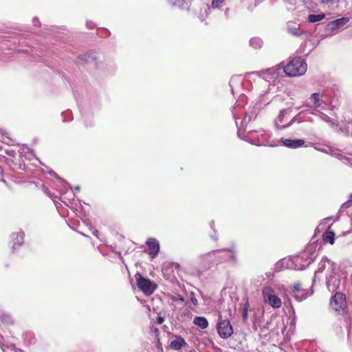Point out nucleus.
I'll return each instance as SVG.
<instances>
[{
	"instance_id": "nucleus-6",
	"label": "nucleus",
	"mask_w": 352,
	"mask_h": 352,
	"mask_svg": "<svg viewBox=\"0 0 352 352\" xmlns=\"http://www.w3.org/2000/svg\"><path fill=\"white\" fill-rule=\"evenodd\" d=\"M270 134L266 131H251L244 137H241V139L258 146H265L269 143Z\"/></svg>"
},
{
	"instance_id": "nucleus-35",
	"label": "nucleus",
	"mask_w": 352,
	"mask_h": 352,
	"mask_svg": "<svg viewBox=\"0 0 352 352\" xmlns=\"http://www.w3.org/2000/svg\"><path fill=\"white\" fill-rule=\"evenodd\" d=\"M302 290L301 285L299 283H296L293 285L289 286L288 291L294 295V293L299 292V291Z\"/></svg>"
},
{
	"instance_id": "nucleus-39",
	"label": "nucleus",
	"mask_w": 352,
	"mask_h": 352,
	"mask_svg": "<svg viewBox=\"0 0 352 352\" xmlns=\"http://www.w3.org/2000/svg\"><path fill=\"white\" fill-rule=\"evenodd\" d=\"M248 306H249V304L248 302H246L244 306V308L243 309V311H242V317H243V320L244 322H247V320L248 319Z\"/></svg>"
},
{
	"instance_id": "nucleus-44",
	"label": "nucleus",
	"mask_w": 352,
	"mask_h": 352,
	"mask_svg": "<svg viewBox=\"0 0 352 352\" xmlns=\"http://www.w3.org/2000/svg\"><path fill=\"white\" fill-rule=\"evenodd\" d=\"M183 0H168V1L175 6H180Z\"/></svg>"
},
{
	"instance_id": "nucleus-13",
	"label": "nucleus",
	"mask_w": 352,
	"mask_h": 352,
	"mask_svg": "<svg viewBox=\"0 0 352 352\" xmlns=\"http://www.w3.org/2000/svg\"><path fill=\"white\" fill-rule=\"evenodd\" d=\"M349 20V17H342L332 21L326 25L325 31L331 35L336 34L345 28Z\"/></svg>"
},
{
	"instance_id": "nucleus-58",
	"label": "nucleus",
	"mask_w": 352,
	"mask_h": 352,
	"mask_svg": "<svg viewBox=\"0 0 352 352\" xmlns=\"http://www.w3.org/2000/svg\"><path fill=\"white\" fill-rule=\"evenodd\" d=\"M351 201H352V193L350 195V197H349Z\"/></svg>"
},
{
	"instance_id": "nucleus-7",
	"label": "nucleus",
	"mask_w": 352,
	"mask_h": 352,
	"mask_svg": "<svg viewBox=\"0 0 352 352\" xmlns=\"http://www.w3.org/2000/svg\"><path fill=\"white\" fill-rule=\"evenodd\" d=\"M263 300L274 309H278L282 306L281 299L278 297L274 289L270 286H265L262 290Z\"/></svg>"
},
{
	"instance_id": "nucleus-45",
	"label": "nucleus",
	"mask_w": 352,
	"mask_h": 352,
	"mask_svg": "<svg viewBox=\"0 0 352 352\" xmlns=\"http://www.w3.org/2000/svg\"><path fill=\"white\" fill-rule=\"evenodd\" d=\"M351 199H349L348 201H345L341 206V209H344V208H348L349 207H350L351 206Z\"/></svg>"
},
{
	"instance_id": "nucleus-40",
	"label": "nucleus",
	"mask_w": 352,
	"mask_h": 352,
	"mask_svg": "<svg viewBox=\"0 0 352 352\" xmlns=\"http://www.w3.org/2000/svg\"><path fill=\"white\" fill-rule=\"evenodd\" d=\"M225 0H212V8H219L221 7V3L224 2Z\"/></svg>"
},
{
	"instance_id": "nucleus-27",
	"label": "nucleus",
	"mask_w": 352,
	"mask_h": 352,
	"mask_svg": "<svg viewBox=\"0 0 352 352\" xmlns=\"http://www.w3.org/2000/svg\"><path fill=\"white\" fill-rule=\"evenodd\" d=\"M313 294L312 290L302 289L292 295L298 301H302Z\"/></svg>"
},
{
	"instance_id": "nucleus-29",
	"label": "nucleus",
	"mask_w": 352,
	"mask_h": 352,
	"mask_svg": "<svg viewBox=\"0 0 352 352\" xmlns=\"http://www.w3.org/2000/svg\"><path fill=\"white\" fill-rule=\"evenodd\" d=\"M325 14L321 13L319 14H310L307 17V20L309 23H316L325 18Z\"/></svg>"
},
{
	"instance_id": "nucleus-26",
	"label": "nucleus",
	"mask_w": 352,
	"mask_h": 352,
	"mask_svg": "<svg viewBox=\"0 0 352 352\" xmlns=\"http://www.w3.org/2000/svg\"><path fill=\"white\" fill-rule=\"evenodd\" d=\"M210 8L208 5H203L200 8L199 14H198V18L201 21L204 22L207 19L208 16L210 14Z\"/></svg>"
},
{
	"instance_id": "nucleus-57",
	"label": "nucleus",
	"mask_w": 352,
	"mask_h": 352,
	"mask_svg": "<svg viewBox=\"0 0 352 352\" xmlns=\"http://www.w3.org/2000/svg\"><path fill=\"white\" fill-rule=\"evenodd\" d=\"M79 189H80V187H79V186H76V187H75V190H79Z\"/></svg>"
},
{
	"instance_id": "nucleus-2",
	"label": "nucleus",
	"mask_w": 352,
	"mask_h": 352,
	"mask_svg": "<svg viewBox=\"0 0 352 352\" xmlns=\"http://www.w3.org/2000/svg\"><path fill=\"white\" fill-rule=\"evenodd\" d=\"M246 97L243 95L240 96V100L236 102L232 107V113L236 126L240 129L246 126L250 121L255 119L258 113L257 108L253 107L244 111L241 102H243Z\"/></svg>"
},
{
	"instance_id": "nucleus-50",
	"label": "nucleus",
	"mask_w": 352,
	"mask_h": 352,
	"mask_svg": "<svg viewBox=\"0 0 352 352\" xmlns=\"http://www.w3.org/2000/svg\"><path fill=\"white\" fill-rule=\"evenodd\" d=\"M88 56L87 55L85 54V55H82V56L79 57V58L80 60H84L85 61H88Z\"/></svg>"
},
{
	"instance_id": "nucleus-11",
	"label": "nucleus",
	"mask_w": 352,
	"mask_h": 352,
	"mask_svg": "<svg viewBox=\"0 0 352 352\" xmlns=\"http://www.w3.org/2000/svg\"><path fill=\"white\" fill-rule=\"evenodd\" d=\"M199 265V270L204 272L211 268L212 266L216 265L215 253L211 251L206 254L200 255L197 258Z\"/></svg>"
},
{
	"instance_id": "nucleus-14",
	"label": "nucleus",
	"mask_w": 352,
	"mask_h": 352,
	"mask_svg": "<svg viewBox=\"0 0 352 352\" xmlns=\"http://www.w3.org/2000/svg\"><path fill=\"white\" fill-rule=\"evenodd\" d=\"M289 112L288 109H283L280 111L278 118L275 120V124L278 129H285L292 125L295 122L300 123L301 120L298 118V116L302 112H300L298 116H294L289 122H286L285 117Z\"/></svg>"
},
{
	"instance_id": "nucleus-55",
	"label": "nucleus",
	"mask_w": 352,
	"mask_h": 352,
	"mask_svg": "<svg viewBox=\"0 0 352 352\" xmlns=\"http://www.w3.org/2000/svg\"><path fill=\"white\" fill-rule=\"evenodd\" d=\"M253 327H254V329L256 331H257V330H258V329H257V326H256V324H254Z\"/></svg>"
},
{
	"instance_id": "nucleus-41",
	"label": "nucleus",
	"mask_w": 352,
	"mask_h": 352,
	"mask_svg": "<svg viewBox=\"0 0 352 352\" xmlns=\"http://www.w3.org/2000/svg\"><path fill=\"white\" fill-rule=\"evenodd\" d=\"M269 331L268 324H265L263 327L261 328L260 333L263 336H267Z\"/></svg>"
},
{
	"instance_id": "nucleus-46",
	"label": "nucleus",
	"mask_w": 352,
	"mask_h": 352,
	"mask_svg": "<svg viewBox=\"0 0 352 352\" xmlns=\"http://www.w3.org/2000/svg\"><path fill=\"white\" fill-rule=\"evenodd\" d=\"M32 24H33V25L36 26V27L41 26V23L37 17L33 18Z\"/></svg>"
},
{
	"instance_id": "nucleus-37",
	"label": "nucleus",
	"mask_w": 352,
	"mask_h": 352,
	"mask_svg": "<svg viewBox=\"0 0 352 352\" xmlns=\"http://www.w3.org/2000/svg\"><path fill=\"white\" fill-rule=\"evenodd\" d=\"M1 320L6 324H12L13 322L12 318L9 314H2L1 316Z\"/></svg>"
},
{
	"instance_id": "nucleus-21",
	"label": "nucleus",
	"mask_w": 352,
	"mask_h": 352,
	"mask_svg": "<svg viewBox=\"0 0 352 352\" xmlns=\"http://www.w3.org/2000/svg\"><path fill=\"white\" fill-rule=\"evenodd\" d=\"M146 245L148 247V254L152 258H154L160 252V243L158 241L153 238H150L146 241Z\"/></svg>"
},
{
	"instance_id": "nucleus-1",
	"label": "nucleus",
	"mask_w": 352,
	"mask_h": 352,
	"mask_svg": "<svg viewBox=\"0 0 352 352\" xmlns=\"http://www.w3.org/2000/svg\"><path fill=\"white\" fill-rule=\"evenodd\" d=\"M316 248V246L315 245H309L300 254L281 260L276 265V268L278 269L279 265H281L282 267L288 269L295 270H304L317 257L318 253Z\"/></svg>"
},
{
	"instance_id": "nucleus-51",
	"label": "nucleus",
	"mask_w": 352,
	"mask_h": 352,
	"mask_svg": "<svg viewBox=\"0 0 352 352\" xmlns=\"http://www.w3.org/2000/svg\"><path fill=\"white\" fill-rule=\"evenodd\" d=\"M164 318H163L162 317H158V318H157V322H158L159 324H162V323H163V322H164Z\"/></svg>"
},
{
	"instance_id": "nucleus-10",
	"label": "nucleus",
	"mask_w": 352,
	"mask_h": 352,
	"mask_svg": "<svg viewBox=\"0 0 352 352\" xmlns=\"http://www.w3.org/2000/svg\"><path fill=\"white\" fill-rule=\"evenodd\" d=\"M283 74V63H281L261 72L260 76L266 81L274 82L278 78L284 76Z\"/></svg>"
},
{
	"instance_id": "nucleus-34",
	"label": "nucleus",
	"mask_w": 352,
	"mask_h": 352,
	"mask_svg": "<svg viewBox=\"0 0 352 352\" xmlns=\"http://www.w3.org/2000/svg\"><path fill=\"white\" fill-rule=\"evenodd\" d=\"M159 333H160V331H159L158 329H157L155 327L151 328V336H153L155 337V340H157V348H160V346L161 345L160 342Z\"/></svg>"
},
{
	"instance_id": "nucleus-47",
	"label": "nucleus",
	"mask_w": 352,
	"mask_h": 352,
	"mask_svg": "<svg viewBox=\"0 0 352 352\" xmlns=\"http://www.w3.org/2000/svg\"><path fill=\"white\" fill-rule=\"evenodd\" d=\"M6 153V154H8V155H10L11 157H14L16 155V153L14 150H7Z\"/></svg>"
},
{
	"instance_id": "nucleus-49",
	"label": "nucleus",
	"mask_w": 352,
	"mask_h": 352,
	"mask_svg": "<svg viewBox=\"0 0 352 352\" xmlns=\"http://www.w3.org/2000/svg\"><path fill=\"white\" fill-rule=\"evenodd\" d=\"M92 234L96 236L97 238L100 239L99 237V231L98 230H94L93 232H92Z\"/></svg>"
},
{
	"instance_id": "nucleus-25",
	"label": "nucleus",
	"mask_w": 352,
	"mask_h": 352,
	"mask_svg": "<svg viewBox=\"0 0 352 352\" xmlns=\"http://www.w3.org/2000/svg\"><path fill=\"white\" fill-rule=\"evenodd\" d=\"M331 226H329L328 229L322 234V239L324 242L333 245L335 242V233L329 230Z\"/></svg>"
},
{
	"instance_id": "nucleus-23",
	"label": "nucleus",
	"mask_w": 352,
	"mask_h": 352,
	"mask_svg": "<svg viewBox=\"0 0 352 352\" xmlns=\"http://www.w3.org/2000/svg\"><path fill=\"white\" fill-rule=\"evenodd\" d=\"M50 175L57 178L61 183L62 184V186H63V189L61 190V195L62 197H60V199L63 202L65 203L67 206H68V204L67 203V201L65 200V197H63V195L64 194H65L67 191V189H69L70 188V186L68 183H67L65 181H64L62 178L59 177L58 176V175L54 172V171H52V170H50L49 172Z\"/></svg>"
},
{
	"instance_id": "nucleus-38",
	"label": "nucleus",
	"mask_w": 352,
	"mask_h": 352,
	"mask_svg": "<svg viewBox=\"0 0 352 352\" xmlns=\"http://www.w3.org/2000/svg\"><path fill=\"white\" fill-rule=\"evenodd\" d=\"M333 219V217L331 216V217H327L325 219H323V221L321 222L317 227V228L316 229V231H318L319 232V230L320 229H324V225L326 223H327L329 221H331L332 219Z\"/></svg>"
},
{
	"instance_id": "nucleus-28",
	"label": "nucleus",
	"mask_w": 352,
	"mask_h": 352,
	"mask_svg": "<svg viewBox=\"0 0 352 352\" xmlns=\"http://www.w3.org/2000/svg\"><path fill=\"white\" fill-rule=\"evenodd\" d=\"M193 323L200 327L202 329H204L208 327V322L205 317L197 316L194 318Z\"/></svg>"
},
{
	"instance_id": "nucleus-16",
	"label": "nucleus",
	"mask_w": 352,
	"mask_h": 352,
	"mask_svg": "<svg viewBox=\"0 0 352 352\" xmlns=\"http://www.w3.org/2000/svg\"><path fill=\"white\" fill-rule=\"evenodd\" d=\"M217 332L221 338H228L233 333V328L228 319L220 318L217 326Z\"/></svg>"
},
{
	"instance_id": "nucleus-48",
	"label": "nucleus",
	"mask_w": 352,
	"mask_h": 352,
	"mask_svg": "<svg viewBox=\"0 0 352 352\" xmlns=\"http://www.w3.org/2000/svg\"><path fill=\"white\" fill-rule=\"evenodd\" d=\"M87 26L89 29H92L95 27V24L91 21H87Z\"/></svg>"
},
{
	"instance_id": "nucleus-17",
	"label": "nucleus",
	"mask_w": 352,
	"mask_h": 352,
	"mask_svg": "<svg viewBox=\"0 0 352 352\" xmlns=\"http://www.w3.org/2000/svg\"><path fill=\"white\" fill-rule=\"evenodd\" d=\"M135 277L138 287L145 294L150 295L154 292L155 288L153 287L152 282L149 279L144 278L139 273H137Z\"/></svg>"
},
{
	"instance_id": "nucleus-53",
	"label": "nucleus",
	"mask_w": 352,
	"mask_h": 352,
	"mask_svg": "<svg viewBox=\"0 0 352 352\" xmlns=\"http://www.w3.org/2000/svg\"><path fill=\"white\" fill-rule=\"evenodd\" d=\"M211 238L214 241H217V237L216 236L212 235Z\"/></svg>"
},
{
	"instance_id": "nucleus-24",
	"label": "nucleus",
	"mask_w": 352,
	"mask_h": 352,
	"mask_svg": "<svg viewBox=\"0 0 352 352\" xmlns=\"http://www.w3.org/2000/svg\"><path fill=\"white\" fill-rule=\"evenodd\" d=\"M185 346H187V343L185 340L180 336H177L170 344V347L175 350H179Z\"/></svg>"
},
{
	"instance_id": "nucleus-19",
	"label": "nucleus",
	"mask_w": 352,
	"mask_h": 352,
	"mask_svg": "<svg viewBox=\"0 0 352 352\" xmlns=\"http://www.w3.org/2000/svg\"><path fill=\"white\" fill-rule=\"evenodd\" d=\"M280 142L282 144L289 148H298L305 146V140L302 139H285L281 138Z\"/></svg>"
},
{
	"instance_id": "nucleus-42",
	"label": "nucleus",
	"mask_w": 352,
	"mask_h": 352,
	"mask_svg": "<svg viewBox=\"0 0 352 352\" xmlns=\"http://www.w3.org/2000/svg\"><path fill=\"white\" fill-rule=\"evenodd\" d=\"M190 302L195 305H197L198 304V300L196 298L195 296V294L193 292H191L190 294Z\"/></svg>"
},
{
	"instance_id": "nucleus-5",
	"label": "nucleus",
	"mask_w": 352,
	"mask_h": 352,
	"mask_svg": "<svg viewBox=\"0 0 352 352\" xmlns=\"http://www.w3.org/2000/svg\"><path fill=\"white\" fill-rule=\"evenodd\" d=\"M215 253L216 265L226 263L230 265L237 264V255L236 249L232 247L229 249L213 250Z\"/></svg>"
},
{
	"instance_id": "nucleus-33",
	"label": "nucleus",
	"mask_w": 352,
	"mask_h": 352,
	"mask_svg": "<svg viewBox=\"0 0 352 352\" xmlns=\"http://www.w3.org/2000/svg\"><path fill=\"white\" fill-rule=\"evenodd\" d=\"M287 31L289 34L294 35V36H299L303 33V32L300 30L299 27H297V26H289V25L287 27Z\"/></svg>"
},
{
	"instance_id": "nucleus-32",
	"label": "nucleus",
	"mask_w": 352,
	"mask_h": 352,
	"mask_svg": "<svg viewBox=\"0 0 352 352\" xmlns=\"http://www.w3.org/2000/svg\"><path fill=\"white\" fill-rule=\"evenodd\" d=\"M3 352H23L21 349L16 348L14 344L1 345Z\"/></svg>"
},
{
	"instance_id": "nucleus-9",
	"label": "nucleus",
	"mask_w": 352,
	"mask_h": 352,
	"mask_svg": "<svg viewBox=\"0 0 352 352\" xmlns=\"http://www.w3.org/2000/svg\"><path fill=\"white\" fill-rule=\"evenodd\" d=\"M344 281L339 272L333 270L327 274L326 285L329 292H334L340 289Z\"/></svg>"
},
{
	"instance_id": "nucleus-12",
	"label": "nucleus",
	"mask_w": 352,
	"mask_h": 352,
	"mask_svg": "<svg viewBox=\"0 0 352 352\" xmlns=\"http://www.w3.org/2000/svg\"><path fill=\"white\" fill-rule=\"evenodd\" d=\"M337 265L326 256H323L320 261L317 270L315 271L313 284H315L317 279H320L319 275L327 270V274L336 270Z\"/></svg>"
},
{
	"instance_id": "nucleus-56",
	"label": "nucleus",
	"mask_w": 352,
	"mask_h": 352,
	"mask_svg": "<svg viewBox=\"0 0 352 352\" xmlns=\"http://www.w3.org/2000/svg\"><path fill=\"white\" fill-rule=\"evenodd\" d=\"M54 202L56 206V208H58V203L56 202V201L54 200Z\"/></svg>"
},
{
	"instance_id": "nucleus-54",
	"label": "nucleus",
	"mask_w": 352,
	"mask_h": 352,
	"mask_svg": "<svg viewBox=\"0 0 352 352\" xmlns=\"http://www.w3.org/2000/svg\"><path fill=\"white\" fill-rule=\"evenodd\" d=\"M228 11H229V9L228 8H226V11H225V14L228 16Z\"/></svg>"
},
{
	"instance_id": "nucleus-20",
	"label": "nucleus",
	"mask_w": 352,
	"mask_h": 352,
	"mask_svg": "<svg viewBox=\"0 0 352 352\" xmlns=\"http://www.w3.org/2000/svg\"><path fill=\"white\" fill-rule=\"evenodd\" d=\"M24 236L25 233L23 231L20 230L17 232H14L11 235L12 246V248L13 250H17L19 247H21L24 243Z\"/></svg>"
},
{
	"instance_id": "nucleus-30",
	"label": "nucleus",
	"mask_w": 352,
	"mask_h": 352,
	"mask_svg": "<svg viewBox=\"0 0 352 352\" xmlns=\"http://www.w3.org/2000/svg\"><path fill=\"white\" fill-rule=\"evenodd\" d=\"M263 43V40L259 37H253L250 40V45L254 49L261 48Z\"/></svg>"
},
{
	"instance_id": "nucleus-15",
	"label": "nucleus",
	"mask_w": 352,
	"mask_h": 352,
	"mask_svg": "<svg viewBox=\"0 0 352 352\" xmlns=\"http://www.w3.org/2000/svg\"><path fill=\"white\" fill-rule=\"evenodd\" d=\"M331 307L339 314H343L346 308V302L344 295L336 292L330 301Z\"/></svg>"
},
{
	"instance_id": "nucleus-36",
	"label": "nucleus",
	"mask_w": 352,
	"mask_h": 352,
	"mask_svg": "<svg viewBox=\"0 0 352 352\" xmlns=\"http://www.w3.org/2000/svg\"><path fill=\"white\" fill-rule=\"evenodd\" d=\"M340 2V0H321L320 3L322 4L325 8H327L330 9L332 6L335 3H338Z\"/></svg>"
},
{
	"instance_id": "nucleus-31",
	"label": "nucleus",
	"mask_w": 352,
	"mask_h": 352,
	"mask_svg": "<svg viewBox=\"0 0 352 352\" xmlns=\"http://www.w3.org/2000/svg\"><path fill=\"white\" fill-rule=\"evenodd\" d=\"M242 78L241 76H233L231 78L230 80V86L231 87V91L232 93V95H235V91H234V85L236 84L240 85L241 83Z\"/></svg>"
},
{
	"instance_id": "nucleus-4",
	"label": "nucleus",
	"mask_w": 352,
	"mask_h": 352,
	"mask_svg": "<svg viewBox=\"0 0 352 352\" xmlns=\"http://www.w3.org/2000/svg\"><path fill=\"white\" fill-rule=\"evenodd\" d=\"M307 65L300 57L293 58L286 65H283L285 74L289 77L302 76L305 74Z\"/></svg>"
},
{
	"instance_id": "nucleus-18",
	"label": "nucleus",
	"mask_w": 352,
	"mask_h": 352,
	"mask_svg": "<svg viewBox=\"0 0 352 352\" xmlns=\"http://www.w3.org/2000/svg\"><path fill=\"white\" fill-rule=\"evenodd\" d=\"M311 113L317 116L320 120L328 124L331 127H338V124L336 121L333 120L331 117H329L325 113L321 111L320 109H314Z\"/></svg>"
},
{
	"instance_id": "nucleus-52",
	"label": "nucleus",
	"mask_w": 352,
	"mask_h": 352,
	"mask_svg": "<svg viewBox=\"0 0 352 352\" xmlns=\"http://www.w3.org/2000/svg\"><path fill=\"white\" fill-rule=\"evenodd\" d=\"M214 221H212L210 223V227L212 230H214Z\"/></svg>"
},
{
	"instance_id": "nucleus-8",
	"label": "nucleus",
	"mask_w": 352,
	"mask_h": 352,
	"mask_svg": "<svg viewBox=\"0 0 352 352\" xmlns=\"http://www.w3.org/2000/svg\"><path fill=\"white\" fill-rule=\"evenodd\" d=\"M327 154L335 157L344 164L352 166V148H345L342 151L337 148L328 146Z\"/></svg>"
},
{
	"instance_id": "nucleus-43",
	"label": "nucleus",
	"mask_w": 352,
	"mask_h": 352,
	"mask_svg": "<svg viewBox=\"0 0 352 352\" xmlns=\"http://www.w3.org/2000/svg\"><path fill=\"white\" fill-rule=\"evenodd\" d=\"M315 149L322 153H327L328 146H315Z\"/></svg>"
},
{
	"instance_id": "nucleus-3",
	"label": "nucleus",
	"mask_w": 352,
	"mask_h": 352,
	"mask_svg": "<svg viewBox=\"0 0 352 352\" xmlns=\"http://www.w3.org/2000/svg\"><path fill=\"white\" fill-rule=\"evenodd\" d=\"M309 99L311 104L307 103L305 105L307 107H313L314 109H321L324 110L325 108L323 104H325L329 106V109L330 111H333L338 106V104L331 99V95L329 91H325L322 93H313Z\"/></svg>"
},
{
	"instance_id": "nucleus-22",
	"label": "nucleus",
	"mask_w": 352,
	"mask_h": 352,
	"mask_svg": "<svg viewBox=\"0 0 352 352\" xmlns=\"http://www.w3.org/2000/svg\"><path fill=\"white\" fill-rule=\"evenodd\" d=\"M344 126L338 128V132L344 133L347 136L352 137V118H347V116H346L344 118Z\"/></svg>"
}]
</instances>
